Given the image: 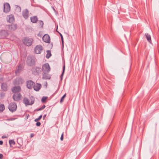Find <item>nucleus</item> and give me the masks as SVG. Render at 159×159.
I'll return each mask as SVG.
<instances>
[{
    "label": "nucleus",
    "instance_id": "nucleus-1",
    "mask_svg": "<svg viewBox=\"0 0 159 159\" xmlns=\"http://www.w3.org/2000/svg\"><path fill=\"white\" fill-rule=\"evenodd\" d=\"M26 62L29 66H32L35 65V58L33 56H28L27 57Z\"/></svg>",
    "mask_w": 159,
    "mask_h": 159
},
{
    "label": "nucleus",
    "instance_id": "nucleus-2",
    "mask_svg": "<svg viewBox=\"0 0 159 159\" xmlns=\"http://www.w3.org/2000/svg\"><path fill=\"white\" fill-rule=\"evenodd\" d=\"M8 108L11 112H13L16 111L17 106L15 102H11L9 104Z\"/></svg>",
    "mask_w": 159,
    "mask_h": 159
},
{
    "label": "nucleus",
    "instance_id": "nucleus-3",
    "mask_svg": "<svg viewBox=\"0 0 159 159\" xmlns=\"http://www.w3.org/2000/svg\"><path fill=\"white\" fill-rule=\"evenodd\" d=\"M31 71L34 75H38L42 71V69L40 67L35 66L32 67Z\"/></svg>",
    "mask_w": 159,
    "mask_h": 159
},
{
    "label": "nucleus",
    "instance_id": "nucleus-4",
    "mask_svg": "<svg viewBox=\"0 0 159 159\" xmlns=\"http://www.w3.org/2000/svg\"><path fill=\"white\" fill-rule=\"evenodd\" d=\"M43 50V48L41 45H37L34 48V51L37 54H40Z\"/></svg>",
    "mask_w": 159,
    "mask_h": 159
},
{
    "label": "nucleus",
    "instance_id": "nucleus-5",
    "mask_svg": "<svg viewBox=\"0 0 159 159\" xmlns=\"http://www.w3.org/2000/svg\"><path fill=\"white\" fill-rule=\"evenodd\" d=\"M11 7L10 4L7 2L4 3L3 4V12L7 13L10 11Z\"/></svg>",
    "mask_w": 159,
    "mask_h": 159
},
{
    "label": "nucleus",
    "instance_id": "nucleus-6",
    "mask_svg": "<svg viewBox=\"0 0 159 159\" xmlns=\"http://www.w3.org/2000/svg\"><path fill=\"white\" fill-rule=\"evenodd\" d=\"M22 97L21 94L18 93L17 94H14L12 96V98L13 100L16 102H18L20 101Z\"/></svg>",
    "mask_w": 159,
    "mask_h": 159
},
{
    "label": "nucleus",
    "instance_id": "nucleus-7",
    "mask_svg": "<svg viewBox=\"0 0 159 159\" xmlns=\"http://www.w3.org/2000/svg\"><path fill=\"white\" fill-rule=\"evenodd\" d=\"M42 70L43 72H49L50 70V68L49 64L46 63L42 66Z\"/></svg>",
    "mask_w": 159,
    "mask_h": 159
},
{
    "label": "nucleus",
    "instance_id": "nucleus-8",
    "mask_svg": "<svg viewBox=\"0 0 159 159\" xmlns=\"http://www.w3.org/2000/svg\"><path fill=\"white\" fill-rule=\"evenodd\" d=\"M34 99H31V101L30 102L28 99L27 98L25 97L24 98L23 102L26 106L32 105L34 104Z\"/></svg>",
    "mask_w": 159,
    "mask_h": 159
},
{
    "label": "nucleus",
    "instance_id": "nucleus-9",
    "mask_svg": "<svg viewBox=\"0 0 159 159\" xmlns=\"http://www.w3.org/2000/svg\"><path fill=\"white\" fill-rule=\"evenodd\" d=\"M26 84L27 88L29 89H32L35 84V83L31 80L27 81Z\"/></svg>",
    "mask_w": 159,
    "mask_h": 159
},
{
    "label": "nucleus",
    "instance_id": "nucleus-10",
    "mask_svg": "<svg viewBox=\"0 0 159 159\" xmlns=\"http://www.w3.org/2000/svg\"><path fill=\"white\" fill-rule=\"evenodd\" d=\"M8 34L5 30H2L0 32V39H5L8 36Z\"/></svg>",
    "mask_w": 159,
    "mask_h": 159
},
{
    "label": "nucleus",
    "instance_id": "nucleus-11",
    "mask_svg": "<svg viewBox=\"0 0 159 159\" xmlns=\"http://www.w3.org/2000/svg\"><path fill=\"white\" fill-rule=\"evenodd\" d=\"M11 90L13 93H15L20 92L21 88L20 86H15L11 88Z\"/></svg>",
    "mask_w": 159,
    "mask_h": 159
},
{
    "label": "nucleus",
    "instance_id": "nucleus-12",
    "mask_svg": "<svg viewBox=\"0 0 159 159\" xmlns=\"http://www.w3.org/2000/svg\"><path fill=\"white\" fill-rule=\"evenodd\" d=\"M23 80L21 78H18L16 79L13 82L14 85H17L19 84H22L23 83Z\"/></svg>",
    "mask_w": 159,
    "mask_h": 159
},
{
    "label": "nucleus",
    "instance_id": "nucleus-13",
    "mask_svg": "<svg viewBox=\"0 0 159 159\" xmlns=\"http://www.w3.org/2000/svg\"><path fill=\"white\" fill-rule=\"evenodd\" d=\"M29 11L27 9H25L22 11V15L25 19H27L29 17Z\"/></svg>",
    "mask_w": 159,
    "mask_h": 159
},
{
    "label": "nucleus",
    "instance_id": "nucleus-14",
    "mask_svg": "<svg viewBox=\"0 0 159 159\" xmlns=\"http://www.w3.org/2000/svg\"><path fill=\"white\" fill-rule=\"evenodd\" d=\"M8 86L6 83H2L1 85V89L4 91H7L8 90Z\"/></svg>",
    "mask_w": 159,
    "mask_h": 159
},
{
    "label": "nucleus",
    "instance_id": "nucleus-15",
    "mask_svg": "<svg viewBox=\"0 0 159 159\" xmlns=\"http://www.w3.org/2000/svg\"><path fill=\"white\" fill-rule=\"evenodd\" d=\"M7 19L8 22L12 23L14 20V16L13 15H11L7 17Z\"/></svg>",
    "mask_w": 159,
    "mask_h": 159
},
{
    "label": "nucleus",
    "instance_id": "nucleus-16",
    "mask_svg": "<svg viewBox=\"0 0 159 159\" xmlns=\"http://www.w3.org/2000/svg\"><path fill=\"white\" fill-rule=\"evenodd\" d=\"M41 86V84L37 83L35 85H34L33 88L34 90L38 91L40 89Z\"/></svg>",
    "mask_w": 159,
    "mask_h": 159
},
{
    "label": "nucleus",
    "instance_id": "nucleus-17",
    "mask_svg": "<svg viewBox=\"0 0 159 159\" xmlns=\"http://www.w3.org/2000/svg\"><path fill=\"white\" fill-rule=\"evenodd\" d=\"M47 72H43V79L47 80L50 79L51 77V75L47 73Z\"/></svg>",
    "mask_w": 159,
    "mask_h": 159
},
{
    "label": "nucleus",
    "instance_id": "nucleus-18",
    "mask_svg": "<svg viewBox=\"0 0 159 159\" xmlns=\"http://www.w3.org/2000/svg\"><path fill=\"white\" fill-rule=\"evenodd\" d=\"M17 25L16 24H12L8 25L9 29L11 30H15L17 28Z\"/></svg>",
    "mask_w": 159,
    "mask_h": 159
},
{
    "label": "nucleus",
    "instance_id": "nucleus-19",
    "mask_svg": "<svg viewBox=\"0 0 159 159\" xmlns=\"http://www.w3.org/2000/svg\"><path fill=\"white\" fill-rule=\"evenodd\" d=\"M23 42L25 45L28 46H30L32 44V42L31 40H24Z\"/></svg>",
    "mask_w": 159,
    "mask_h": 159
},
{
    "label": "nucleus",
    "instance_id": "nucleus-20",
    "mask_svg": "<svg viewBox=\"0 0 159 159\" xmlns=\"http://www.w3.org/2000/svg\"><path fill=\"white\" fill-rule=\"evenodd\" d=\"M31 22L33 23H36L38 20L37 16H34L30 17Z\"/></svg>",
    "mask_w": 159,
    "mask_h": 159
},
{
    "label": "nucleus",
    "instance_id": "nucleus-21",
    "mask_svg": "<svg viewBox=\"0 0 159 159\" xmlns=\"http://www.w3.org/2000/svg\"><path fill=\"white\" fill-rule=\"evenodd\" d=\"M22 66L21 64H20L18 66V68L16 71L15 72L16 74L19 73L22 70Z\"/></svg>",
    "mask_w": 159,
    "mask_h": 159
},
{
    "label": "nucleus",
    "instance_id": "nucleus-22",
    "mask_svg": "<svg viewBox=\"0 0 159 159\" xmlns=\"http://www.w3.org/2000/svg\"><path fill=\"white\" fill-rule=\"evenodd\" d=\"M42 40H50L49 35L48 34H44L42 37Z\"/></svg>",
    "mask_w": 159,
    "mask_h": 159
},
{
    "label": "nucleus",
    "instance_id": "nucleus-23",
    "mask_svg": "<svg viewBox=\"0 0 159 159\" xmlns=\"http://www.w3.org/2000/svg\"><path fill=\"white\" fill-rule=\"evenodd\" d=\"M65 70V64H64V66H63V68L62 72L60 76V79H61V80H62L63 79V77L64 74V73Z\"/></svg>",
    "mask_w": 159,
    "mask_h": 159
},
{
    "label": "nucleus",
    "instance_id": "nucleus-24",
    "mask_svg": "<svg viewBox=\"0 0 159 159\" xmlns=\"http://www.w3.org/2000/svg\"><path fill=\"white\" fill-rule=\"evenodd\" d=\"M47 54L46 55V57L47 58H49L51 56V53L50 50H47Z\"/></svg>",
    "mask_w": 159,
    "mask_h": 159
},
{
    "label": "nucleus",
    "instance_id": "nucleus-25",
    "mask_svg": "<svg viewBox=\"0 0 159 159\" xmlns=\"http://www.w3.org/2000/svg\"><path fill=\"white\" fill-rule=\"evenodd\" d=\"M5 109V106L3 104H0V113L2 112Z\"/></svg>",
    "mask_w": 159,
    "mask_h": 159
},
{
    "label": "nucleus",
    "instance_id": "nucleus-26",
    "mask_svg": "<svg viewBox=\"0 0 159 159\" xmlns=\"http://www.w3.org/2000/svg\"><path fill=\"white\" fill-rule=\"evenodd\" d=\"M9 143L10 145V147H11L12 146V145H15V142L14 140H9Z\"/></svg>",
    "mask_w": 159,
    "mask_h": 159
},
{
    "label": "nucleus",
    "instance_id": "nucleus-27",
    "mask_svg": "<svg viewBox=\"0 0 159 159\" xmlns=\"http://www.w3.org/2000/svg\"><path fill=\"white\" fill-rule=\"evenodd\" d=\"M145 36L147 40H151L150 35L148 33H146Z\"/></svg>",
    "mask_w": 159,
    "mask_h": 159
},
{
    "label": "nucleus",
    "instance_id": "nucleus-28",
    "mask_svg": "<svg viewBox=\"0 0 159 159\" xmlns=\"http://www.w3.org/2000/svg\"><path fill=\"white\" fill-rule=\"evenodd\" d=\"M66 93H65L63 95V96L61 98V100H60V102L61 103L62 102L64 101V98L66 97Z\"/></svg>",
    "mask_w": 159,
    "mask_h": 159
},
{
    "label": "nucleus",
    "instance_id": "nucleus-29",
    "mask_svg": "<svg viewBox=\"0 0 159 159\" xmlns=\"http://www.w3.org/2000/svg\"><path fill=\"white\" fill-rule=\"evenodd\" d=\"M47 97H43L41 99V102L43 103L45 102H46V100L47 99Z\"/></svg>",
    "mask_w": 159,
    "mask_h": 159
},
{
    "label": "nucleus",
    "instance_id": "nucleus-30",
    "mask_svg": "<svg viewBox=\"0 0 159 159\" xmlns=\"http://www.w3.org/2000/svg\"><path fill=\"white\" fill-rule=\"evenodd\" d=\"M17 119V118H8V119H6V120L7 121H12V120H14Z\"/></svg>",
    "mask_w": 159,
    "mask_h": 159
},
{
    "label": "nucleus",
    "instance_id": "nucleus-31",
    "mask_svg": "<svg viewBox=\"0 0 159 159\" xmlns=\"http://www.w3.org/2000/svg\"><path fill=\"white\" fill-rule=\"evenodd\" d=\"M42 115H40L38 118L35 119L34 121L35 122H37V121H39V120H41V119L42 118Z\"/></svg>",
    "mask_w": 159,
    "mask_h": 159
},
{
    "label": "nucleus",
    "instance_id": "nucleus-32",
    "mask_svg": "<svg viewBox=\"0 0 159 159\" xmlns=\"http://www.w3.org/2000/svg\"><path fill=\"white\" fill-rule=\"evenodd\" d=\"M16 9L17 10H18V11L19 12H20L21 11V8L18 5H16Z\"/></svg>",
    "mask_w": 159,
    "mask_h": 159
},
{
    "label": "nucleus",
    "instance_id": "nucleus-33",
    "mask_svg": "<svg viewBox=\"0 0 159 159\" xmlns=\"http://www.w3.org/2000/svg\"><path fill=\"white\" fill-rule=\"evenodd\" d=\"M39 25L41 26L42 27H43V22L42 20H39Z\"/></svg>",
    "mask_w": 159,
    "mask_h": 159
},
{
    "label": "nucleus",
    "instance_id": "nucleus-34",
    "mask_svg": "<svg viewBox=\"0 0 159 159\" xmlns=\"http://www.w3.org/2000/svg\"><path fill=\"white\" fill-rule=\"evenodd\" d=\"M37 123H36V125L37 126H40L41 125V123L40 122H38V121H37V122H36Z\"/></svg>",
    "mask_w": 159,
    "mask_h": 159
},
{
    "label": "nucleus",
    "instance_id": "nucleus-35",
    "mask_svg": "<svg viewBox=\"0 0 159 159\" xmlns=\"http://www.w3.org/2000/svg\"><path fill=\"white\" fill-rule=\"evenodd\" d=\"M38 36L40 38H42L43 35L42 34V33L41 32H39L38 34Z\"/></svg>",
    "mask_w": 159,
    "mask_h": 159
},
{
    "label": "nucleus",
    "instance_id": "nucleus-36",
    "mask_svg": "<svg viewBox=\"0 0 159 159\" xmlns=\"http://www.w3.org/2000/svg\"><path fill=\"white\" fill-rule=\"evenodd\" d=\"M3 76L2 75H0V82L3 81Z\"/></svg>",
    "mask_w": 159,
    "mask_h": 159
},
{
    "label": "nucleus",
    "instance_id": "nucleus-37",
    "mask_svg": "<svg viewBox=\"0 0 159 159\" xmlns=\"http://www.w3.org/2000/svg\"><path fill=\"white\" fill-rule=\"evenodd\" d=\"M45 107H46V106L44 105H43L40 108L41 110H42Z\"/></svg>",
    "mask_w": 159,
    "mask_h": 159
},
{
    "label": "nucleus",
    "instance_id": "nucleus-38",
    "mask_svg": "<svg viewBox=\"0 0 159 159\" xmlns=\"http://www.w3.org/2000/svg\"><path fill=\"white\" fill-rule=\"evenodd\" d=\"M60 139L61 141H62L63 139V133L61 135Z\"/></svg>",
    "mask_w": 159,
    "mask_h": 159
},
{
    "label": "nucleus",
    "instance_id": "nucleus-39",
    "mask_svg": "<svg viewBox=\"0 0 159 159\" xmlns=\"http://www.w3.org/2000/svg\"><path fill=\"white\" fill-rule=\"evenodd\" d=\"M3 158V155L2 154H0V159H2Z\"/></svg>",
    "mask_w": 159,
    "mask_h": 159
},
{
    "label": "nucleus",
    "instance_id": "nucleus-40",
    "mask_svg": "<svg viewBox=\"0 0 159 159\" xmlns=\"http://www.w3.org/2000/svg\"><path fill=\"white\" fill-rule=\"evenodd\" d=\"M43 41H44V42H45L46 43H50V42L51 40H43Z\"/></svg>",
    "mask_w": 159,
    "mask_h": 159
},
{
    "label": "nucleus",
    "instance_id": "nucleus-41",
    "mask_svg": "<svg viewBox=\"0 0 159 159\" xmlns=\"http://www.w3.org/2000/svg\"><path fill=\"white\" fill-rule=\"evenodd\" d=\"M41 111L40 108L36 109L34 110L35 111Z\"/></svg>",
    "mask_w": 159,
    "mask_h": 159
},
{
    "label": "nucleus",
    "instance_id": "nucleus-42",
    "mask_svg": "<svg viewBox=\"0 0 159 159\" xmlns=\"http://www.w3.org/2000/svg\"><path fill=\"white\" fill-rule=\"evenodd\" d=\"M60 35L61 37V40H63V38L62 35L61 34H60Z\"/></svg>",
    "mask_w": 159,
    "mask_h": 159
},
{
    "label": "nucleus",
    "instance_id": "nucleus-43",
    "mask_svg": "<svg viewBox=\"0 0 159 159\" xmlns=\"http://www.w3.org/2000/svg\"><path fill=\"white\" fill-rule=\"evenodd\" d=\"M34 136V134L33 133L31 134L30 137L31 138H32Z\"/></svg>",
    "mask_w": 159,
    "mask_h": 159
},
{
    "label": "nucleus",
    "instance_id": "nucleus-44",
    "mask_svg": "<svg viewBox=\"0 0 159 159\" xmlns=\"http://www.w3.org/2000/svg\"><path fill=\"white\" fill-rule=\"evenodd\" d=\"M2 139L6 138H7V137L6 136H5V135H3L2 137Z\"/></svg>",
    "mask_w": 159,
    "mask_h": 159
},
{
    "label": "nucleus",
    "instance_id": "nucleus-45",
    "mask_svg": "<svg viewBox=\"0 0 159 159\" xmlns=\"http://www.w3.org/2000/svg\"><path fill=\"white\" fill-rule=\"evenodd\" d=\"M46 114H45L43 115V119L44 120L45 119V117H46Z\"/></svg>",
    "mask_w": 159,
    "mask_h": 159
},
{
    "label": "nucleus",
    "instance_id": "nucleus-46",
    "mask_svg": "<svg viewBox=\"0 0 159 159\" xmlns=\"http://www.w3.org/2000/svg\"><path fill=\"white\" fill-rule=\"evenodd\" d=\"M3 143V141H2V140H0V145H2Z\"/></svg>",
    "mask_w": 159,
    "mask_h": 159
},
{
    "label": "nucleus",
    "instance_id": "nucleus-47",
    "mask_svg": "<svg viewBox=\"0 0 159 159\" xmlns=\"http://www.w3.org/2000/svg\"><path fill=\"white\" fill-rule=\"evenodd\" d=\"M61 42L62 44V46L63 47V44H64V40H61Z\"/></svg>",
    "mask_w": 159,
    "mask_h": 159
},
{
    "label": "nucleus",
    "instance_id": "nucleus-48",
    "mask_svg": "<svg viewBox=\"0 0 159 159\" xmlns=\"http://www.w3.org/2000/svg\"><path fill=\"white\" fill-rule=\"evenodd\" d=\"M148 42L150 43H151L152 40H148Z\"/></svg>",
    "mask_w": 159,
    "mask_h": 159
},
{
    "label": "nucleus",
    "instance_id": "nucleus-49",
    "mask_svg": "<svg viewBox=\"0 0 159 159\" xmlns=\"http://www.w3.org/2000/svg\"><path fill=\"white\" fill-rule=\"evenodd\" d=\"M17 116H18L17 115H14V116H13L14 117Z\"/></svg>",
    "mask_w": 159,
    "mask_h": 159
},
{
    "label": "nucleus",
    "instance_id": "nucleus-50",
    "mask_svg": "<svg viewBox=\"0 0 159 159\" xmlns=\"http://www.w3.org/2000/svg\"><path fill=\"white\" fill-rule=\"evenodd\" d=\"M24 40H28L26 39V38H25Z\"/></svg>",
    "mask_w": 159,
    "mask_h": 159
},
{
    "label": "nucleus",
    "instance_id": "nucleus-51",
    "mask_svg": "<svg viewBox=\"0 0 159 159\" xmlns=\"http://www.w3.org/2000/svg\"><path fill=\"white\" fill-rule=\"evenodd\" d=\"M53 10H54V11H55V9L54 8H53Z\"/></svg>",
    "mask_w": 159,
    "mask_h": 159
}]
</instances>
